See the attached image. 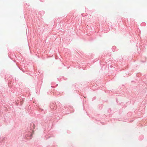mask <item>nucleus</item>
Wrapping results in <instances>:
<instances>
[{
  "label": "nucleus",
  "instance_id": "obj_1",
  "mask_svg": "<svg viewBox=\"0 0 147 147\" xmlns=\"http://www.w3.org/2000/svg\"><path fill=\"white\" fill-rule=\"evenodd\" d=\"M50 107L51 109L53 110H56L58 108V111L60 112L62 111V109H61L62 106L61 103L59 102H57L56 103H51L50 105Z\"/></svg>",
  "mask_w": 147,
  "mask_h": 147
},
{
  "label": "nucleus",
  "instance_id": "obj_2",
  "mask_svg": "<svg viewBox=\"0 0 147 147\" xmlns=\"http://www.w3.org/2000/svg\"><path fill=\"white\" fill-rule=\"evenodd\" d=\"M26 136H28L29 137V139H31L32 138V134H31V133H30L29 134H26Z\"/></svg>",
  "mask_w": 147,
  "mask_h": 147
},
{
  "label": "nucleus",
  "instance_id": "obj_3",
  "mask_svg": "<svg viewBox=\"0 0 147 147\" xmlns=\"http://www.w3.org/2000/svg\"><path fill=\"white\" fill-rule=\"evenodd\" d=\"M40 110H41V111H43V110L42 109H40Z\"/></svg>",
  "mask_w": 147,
  "mask_h": 147
},
{
  "label": "nucleus",
  "instance_id": "obj_4",
  "mask_svg": "<svg viewBox=\"0 0 147 147\" xmlns=\"http://www.w3.org/2000/svg\"><path fill=\"white\" fill-rule=\"evenodd\" d=\"M56 86H58V84H57L56 85Z\"/></svg>",
  "mask_w": 147,
  "mask_h": 147
}]
</instances>
